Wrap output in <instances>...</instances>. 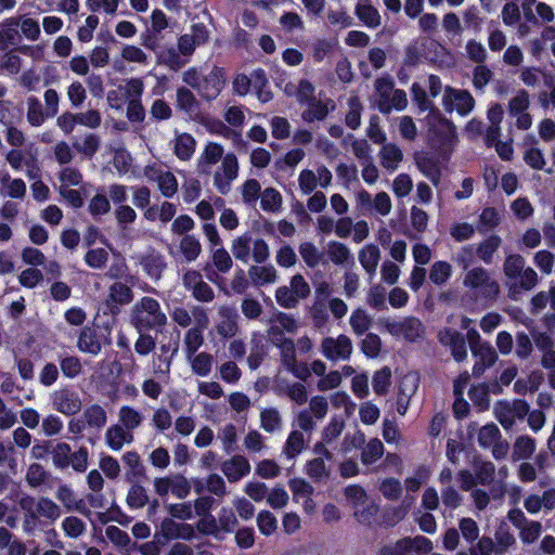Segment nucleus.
I'll list each match as a JSON object with an SVG mask.
<instances>
[{"instance_id":"14","label":"nucleus","mask_w":555,"mask_h":555,"mask_svg":"<svg viewBox=\"0 0 555 555\" xmlns=\"http://www.w3.org/2000/svg\"><path fill=\"white\" fill-rule=\"evenodd\" d=\"M219 320L216 324L217 334L229 339L234 337L238 332V313L235 308L231 306H221L218 308Z\"/></svg>"},{"instance_id":"34","label":"nucleus","mask_w":555,"mask_h":555,"mask_svg":"<svg viewBox=\"0 0 555 555\" xmlns=\"http://www.w3.org/2000/svg\"><path fill=\"white\" fill-rule=\"evenodd\" d=\"M121 460L125 466L128 468L126 473L127 480L133 481L145 476V467L137 451L126 452Z\"/></svg>"},{"instance_id":"9","label":"nucleus","mask_w":555,"mask_h":555,"mask_svg":"<svg viewBox=\"0 0 555 555\" xmlns=\"http://www.w3.org/2000/svg\"><path fill=\"white\" fill-rule=\"evenodd\" d=\"M352 351V341L345 334H340L336 338L331 336L325 337L320 345V352L323 357L333 362L349 360Z\"/></svg>"},{"instance_id":"28","label":"nucleus","mask_w":555,"mask_h":555,"mask_svg":"<svg viewBox=\"0 0 555 555\" xmlns=\"http://www.w3.org/2000/svg\"><path fill=\"white\" fill-rule=\"evenodd\" d=\"M379 259L380 250L374 244H367L359 251V261L370 278L375 275Z\"/></svg>"},{"instance_id":"17","label":"nucleus","mask_w":555,"mask_h":555,"mask_svg":"<svg viewBox=\"0 0 555 555\" xmlns=\"http://www.w3.org/2000/svg\"><path fill=\"white\" fill-rule=\"evenodd\" d=\"M473 357L476 359L472 374L474 377H480L487 369H490L498 361V352L490 343H486L483 347L472 351Z\"/></svg>"},{"instance_id":"6","label":"nucleus","mask_w":555,"mask_h":555,"mask_svg":"<svg viewBox=\"0 0 555 555\" xmlns=\"http://www.w3.org/2000/svg\"><path fill=\"white\" fill-rule=\"evenodd\" d=\"M495 418L505 429H511L516 420H522L529 412V404L521 399L500 400L494 404Z\"/></svg>"},{"instance_id":"26","label":"nucleus","mask_w":555,"mask_h":555,"mask_svg":"<svg viewBox=\"0 0 555 555\" xmlns=\"http://www.w3.org/2000/svg\"><path fill=\"white\" fill-rule=\"evenodd\" d=\"M185 358L190 363L193 374L207 377L211 373L214 365V356L211 353L202 351L195 352L192 356H185Z\"/></svg>"},{"instance_id":"53","label":"nucleus","mask_w":555,"mask_h":555,"mask_svg":"<svg viewBox=\"0 0 555 555\" xmlns=\"http://www.w3.org/2000/svg\"><path fill=\"white\" fill-rule=\"evenodd\" d=\"M475 244H467L462 246L452 256V260L464 271L470 270L475 262L476 257Z\"/></svg>"},{"instance_id":"13","label":"nucleus","mask_w":555,"mask_h":555,"mask_svg":"<svg viewBox=\"0 0 555 555\" xmlns=\"http://www.w3.org/2000/svg\"><path fill=\"white\" fill-rule=\"evenodd\" d=\"M52 406L55 411L72 416L77 414L82 406L77 391L69 388H61L51 395Z\"/></svg>"},{"instance_id":"52","label":"nucleus","mask_w":555,"mask_h":555,"mask_svg":"<svg viewBox=\"0 0 555 555\" xmlns=\"http://www.w3.org/2000/svg\"><path fill=\"white\" fill-rule=\"evenodd\" d=\"M260 205L264 211H268V212L279 211L282 206L281 193L273 188L264 189L263 192L260 194Z\"/></svg>"},{"instance_id":"59","label":"nucleus","mask_w":555,"mask_h":555,"mask_svg":"<svg viewBox=\"0 0 555 555\" xmlns=\"http://www.w3.org/2000/svg\"><path fill=\"white\" fill-rule=\"evenodd\" d=\"M474 473L478 483L488 486L494 480L495 466L489 461L476 462L474 464Z\"/></svg>"},{"instance_id":"56","label":"nucleus","mask_w":555,"mask_h":555,"mask_svg":"<svg viewBox=\"0 0 555 555\" xmlns=\"http://www.w3.org/2000/svg\"><path fill=\"white\" fill-rule=\"evenodd\" d=\"M3 55L0 56V69L8 75H16L22 68V59L16 54L15 50L9 49L3 51Z\"/></svg>"},{"instance_id":"62","label":"nucleus","mask_w":555,"mask_h":555,"mask_svg":"<svg viewBox=\"0 0 555 555\" xmlns=\"http://www.w3.org/2000/svg\"><path fill=\"white\" fill-rule=\"evenodd\" d=\"M149 503L146 489L141 485H132L127 494V504L130 508L138 509Z\"/></svg>"},{"instance_id":"42","label":"nucleus","mask_w":555,"mask_h":555,"mask_svg":"<svg viewBox=\"0 0 555 555\" xmlns=\"http://www.w3.org/2000/svg\"><path fill=\"white\" fill-rule=\"evenodd\" d=\"M412 101L417 106L418 113L427 112V115H431L434 111L439 108L428 98L425 89L417 82H414L411 87Z\"/></svg>"},{"instance_id":"23","label":"nucleus","mask_w":555,"mask_h":555,"mask_svg":"<svg viewBox=\"0 0 555 555\" xmlns=\"http://www.w3.org/2000/svg\"><path fill=\"white\" fill-rule=\"evenodd\" d=\"M140 263L145 273L155 281L162 278L163 272L167 268L165 256L155 250H151L142 256Z\"/></svg>"},{"instance_id":"43","label":"nucleus","mask_w":555,"mask_h":555,"mask_svg":"<svg viewBox=\"0 0 555 555\" xmlns=\"http://www.w3.org/2000/svg\"><path fill=\"white\" fill-rule=\"evenodd\" d=\"M196 147L195 139L189 133H181L175 139V154L180 160H189Z\"/></svg>"},{"instance_id":"44","label":"nucleus","mask_w":555,"mask_h":555,"mask_svg":"<svg viewBox=\"0 0 555 555\" xmlns=\"http://www.w3.org/2000/svg\"><path fill=\"white\" fill-rule=\"evenodd\" d=\"M179 250L183 255L184 260L190 263L195 261L201 255L202 244L196 236L185 234L179 243Z\"/></svg>"},{"instance_id":"10","label":"nucleus","mask_w":555,"mask_h":555,"mask_svg":"<svg viewBox=\"0 0 555 555\" xmlns=\"http://www.w3.org/2000/svg\"><path fill=\"white\" fill-rule=\"evenodd\" d=\"M238 168L235 154H225L220 167L214 173V185L220 194L225 195L230 192L232 182L238 176Z\"/></svg>"},{"instance_id":"15","label":"nucleus","mask_w":555,"mask_h":555,"mask_svg":"<svg viewBox=\"0 0 555 555\" xmlns=\"http://www.w3.org/2000/svg\"><path fill=\"white\" fill-rule=\"evenodd\" d=\"M221 472L229 482H237L250 473L249 461L244 455H233L221 464Z\"/></svg>"},{"instance_id":"11","label":"nucleus","mask_w":555,"mask_h":555,"mask_svg":"<svg viewBox=\"0 0 555 555\" xmlns=\"http://www.w3.org/2000/svg\"><path fill=\"white\" fill-rule=\"evenodd\" d=\"M437 339L441 346L448 348L452 358L456 362H463L467 359V346L465 335L453 327H443L437 334Z\"/></svg>"},{"instance_id":"58","label":"nucleus","mask_w":555,"mask_h":555,"mask_svg":"<svg viewBox=\"0 0 555 555\" xmlns=\"http://www.w3.org/2000/svg\"><path fill=\"white\" fill-rule=\"evenodd\" d=\"M299 254L309 268L318 267L323 259V254L311 242H305L299 245Z\"/></svg>"},{"instance_id":"21","label":"nucleus","mask_w":555,"mask_h":555,"mask_svg":"<svg viewBox=\"0 0 555 555\" xmlns=\"http://www.w3.org/2000/svg\"><path fill=\"white\" fill-rule=\"evenodd\" d=\"M306 105L307 108L301 113V118L307 122L324 120L328 113L335 109V103L331 99L324 101L315 99Z\"/></svg>"},{"instance_id":"33","label":"nucleus","mask_w":555,"mask_h":555,"mask_svg":"<svg viewBox=\"0 0 555 555\" xmlns=\"http://www.w3.org/2000/svg\"><path fill=\"white\" fill-rule=\"evenodd\" d=\"M354 13L370 28H376L380 25V15L370 0H360L356 5Z\"/></svg>"},{"instance_id":"64","label":"nucleus","mask_w":555,"mask_h":555,"mask_svg":"<svg viewBox=\"0 0 555 555\" xmlns=\"http://www.w3.org/2000/svg\"><path fill=\"white\" fill-rule=\"evenodd\" d=\"M111 210V202L103 193H96L89 202L88 211L93 218L106 215Z\"/></svg>"},{"instance_id":"39","label":"nucleus","mask_w":555,"mask_h":555,"mask_svg":"<svg viewBox=\"0 0 555 555\" xmlns=\"http://www.w3.org/2000/svg\"><path fill=\"white\" fill-rule=\"evenodd\" d=\"M306 448V439L302 431L294 429L289 433L286 442L283 447L282 453L288 459L293 460L299 455Z\"/></svg>"},{"instance_id":"40","label":"nucleus","mask_w":555,"mask_h":555,"mask_svg":"<svg viewBox=\"0 0 555 555\" xmlns=\"http://www.w3.org/2000/svg\"><path fill=\"white\" fill-rule=\"evenodd\" d=\"M535 451V440L530 436H519L513 446L512 460L520 461L530 459Z\"/></svg>"},{"instance_id":"46","label":"nucleus","mask_w":555,"mask_h":555,"mask_svg":"<svg viewBox=\"0 0 555 555\" xmlns=\"http://www.w3.org/2000/svg\"><path fill=\"white\" fill-rule=\"evenodd\" d=\"M73 147L87 159H91L100 149V138L95 133H86L80 141L73 142Z\"/></svg>"},{"instance_id":"36","label":"nucleus","mask_w":555,"mask_h":555,"mask_svg":"<svg viewBox=\"0 0 555 555\" xmlns=\"http://www.w3.org/2000/svg\"><path fill=\"white\" fill-rule=\"evenodd\" d=\"M326 462L323 456H317L306 463L305 473L315 482L327 479L331 475V465Z\"/></svg>"},{"instance_id":"31","label":"nucleus","mask_w":555,"mask_h":555,"mask_svg":"<svg viewBox=\"0 0 555 555\" xmlns=\"http://www.w3.org/2000/svg\"><path fill=\"white\" fill-rule=\"evenodd\" d=\"M118 421L119 425L133 434V430L142 425L144 415L133 406L122 405L118 411Z\"/></svg>"},{"instance_id":"7","label":"nucleus","mask_w":555,"mask_h":555,"mask_svg":"<svg viewBox=\"0 0 555 555\" xmlns=\"http://www.w3.org/2000/svg\"><path fill=\"white\" fill-rule=\"evenodd\" d=\"M442 106L447 113L455 111L461 116H467L475 107V99L465 89L447 86L442 96Z\"/></svg>"},{"instance_id":"41","label":"nucleus","mask_w":555,"mask_h":555,"mask_svg":"<svg viewBox=\"0 0 555 555\" xmlns=\"http://www.w3.org/2000/svg\"><path fill=\"white\" fill-rule=\"evenodd\" d=\"M251 234L244 233L232 241L231 253L236 260L247 263L250 259Z\"/></svg>"},{"instance_id":"18","label":"nucleus","mask_w":555,"mask_h":555,"mask_svg":"<svg viewBox=\"0 0 555 555\" xmlns=\"http://www.w3.org/2000/svg\"><path fill=\"white\" fill-rule=\"evenodd\" d=\"M18 26V17H9L0 23V51H7L20 43L22 35Z\"/></svg>"},{"instance_id":"24","label":"nucleus","mask_w":555,"mask_h":555,"mask_svg":"<svg viewBox=\"0 0 555 555\" xmlns=\"http://www.w3.org/2000/svg\"><path fill=\"white\" fill-rule=\"evenodd\" d=\"M223 146L216 142H208L204 147L199 158H198V168L202 172H208L212 165H216L220 160L222 162L223 155Z\"/></svg>"},{"instance_id":"47","label":"nucleus","mask_w":555,"mask_h":555,"mask_svg":"<svg viewBox=\"0 0 555 555\" xmlns=\"http://www.w3.org/2000/svg\"><path fill=\"white\" fill-rule=\"evenodd\" d=\"M253 88L257 93L258 100L262 103H267L273 98L269 89L266 72L261 68H257L253 72Z\"/></svg>"},{"instance_id":"29","label":"nucleus","mask_w":555,"mask_h":555,"mask_svg":"<svg viewBox=\"0 0 555 555\" xmlns=\"http://www.w3.org/2000/svg\"><path fill=\"white\" fill-rule=\"evenodd\" d=\"M502 238L499 235H490L478 245H475L476 255L486 264L493 262L494 254L499 250Z\"/></svg>"},{"instance_id":"4","label":"nucleus","mask_w":555,"mask_h":555,"mask_svg":"<svg viewBox=\"0 0 555 555\" xmlns=\"http://www.w3.org/2000/svg\"><path fill=\"white\" fill-rule=\"evenodd\" d=\"M503 272L508 280H520L522 291H531L539 282L537 272L526 268V260L519 254H511L505 258Z\"/></svg>"},{"instance_id":"50","label":"nucleus","mask_w":555,"mask_h":555,"mask_svg":"<svg viewBox=\"0 0 555 555\" xmlns=\"http://www.w3.org/2000/svg\"><path fill=\"white\" fill-rule=\"evenodd\" d=\"M36 513L40 518H46L50 522H54L62 515L61 507L47 496H41L38 499Z\"/></svg>"},{"instance_id":"60","label":"nucleus","mask_w":555,"mask_h":555,"mask_svg":"<svg viewBox=\"0 0 555 555\" xmlns=\"http://www.w3.org/2000/svg\"><path fill=\"white\" fill-rule=\"evenodd\" d=\"M391 384V370L388 366H384L376 371L373 375V390L378 396H384L388 392Z\"/></svg>"},{"instance_id":"5","label":"nucleus","mask_w":555,"mask_h":555,"mask_svg":"<svg viewBox=\"0 0 555 555\" xmlns=\"http://www.w3.org/2000/svg\"><path fill=\"white\" fill-rule=\"evenodd\" d=\"M192 314L195 321V326L189 328L183 338L185 356H192L204 344V330L209 325V317L206 309L202 306H194Z\"/></svg>"},{"instance_id":"37","label":"nucleus","mask_w":555,"mask_h":555,"mask_svg":"<svg viewBox=\"0 0 555 555\" xmlns=\"http://www.w3.org/2000/svg\"><path fill=\"white\" fill-rule=\"evenodd\" d=\"M380 164L388 170H396L403 159V153L393 143L384 144L379 152Z\"/></svg>"},{"instance_id":"19","label":"nucleus","mask_w":555,"mask_h":555,"mask_svg":"<svg viewBox=\"0 0 555 555\" xmlns=\"http://www.w3.org/2000/svg\"><path fill=\"white\" fill-rule=\"evenodd\" d=\"M177 108L193 120L198 119L201 116V102L186 87L177 89Z\"/></svg>"},{"instance_id":"38","label":"nucleus","mask_w":555,"mask_h":555,"mask_svg":"<svg viewBox=\"0 0 555 555\" xmlns=\"http://www.w3.org/2000/svg\"><path fill=\"white\" fill-rule=\"evenodd\" d=\"M327 255L331 261L338 266L353 263V256L347 245L337 241H331L327 244Z\"/></svg>"},{"instance_id":"48","label":"nucleus","mask_w":555,"mask_h":555,"mask_svg":"<svg viewBox=\"0 0 555 555\" xmlns=\"http://www.w3.org/2000/svg\"><path fill=\"white\" fill-rule=\"evenodd\" d=\"M283 420L276 408H266L260 412V426L270 434L282 428Z\"/></svg>"},{"instance_id":"55","label":"nucleus","mask_w":555,"mask_h":555,"mask_svg":"<svg viewBox=\"0 0 555 555\" xmlns=\"http://www.w3.org/2000/svg\"><path fill=\"white\" fill-rule=\"evenodd\" d=\"M132 297V289L121 282H115L109 286L108 298L116 305H127Z\"/></svg>"},{"instance_id":"35","label":"nucleus","mask_w":555,"mask_h":555,"mask_svg":"<svg viewBox=\"0 0 555 555\" xmlns=\"http://www.w3.org/2000/svg\"><path fill=\"white\" fill-rule=\"evenodd\" d=\"M77 346L81 352L98 356L101 352L102 345L94 330L85 327L78 337Z\"/></svg>"},{"instance_id":"32","label":"nucleus","mask_w":555,"mask_h":555,"mask_svg":"<svg viewBox=\"0 0 555 555\" xmlns=\"http://www.w3.org/2000/svg\"><path fill=\"white\" fill-rule=\"evenodd\" d=\"M248 276L254 285L261 286L264 284L275 283L278 273L272 264L251 266L248 269Z\"/></svg>"},{"instance_id":"12","label":"nucleus","mask_w":555,"mask_h":555,"mask_svg":"<svg viewBox=\"0 0 555 555\" xmlns=\"http://www.w3.org/2000/svg\"><path fill=\"white\" fill-rule=\"evenodd\" d=\"M144 176L149 181L157 183L159 191L165 197H172L178 191V181L175 175L162 166H146Z\"/></svg>"},{"instance_id":"51","label":"nucleus","mask_w":555,"mask_h":555,"mask_svg":"<svg viewBox=\"0 0 555 555\" xmlns=\"http://www.w3.org/2000/svg\"><path fill=\"white\" fill-rule=\"evenodd\" d=\"M72 447L66 442H56L50 454L52 456V463L57 469L68 468V459L70 456Z\"/></svg>"},{"instance_id":"20","label":"nucleus","mask_w":555,"mask_h":555,"mask_svg":"<svg viewBox=\"0 0 555 555\" xmlns=\"http://www.w3.org/2000/svg\"><path fill=\"white\" fill-rule=\"evenodd\" d=\"M391 332L396 335H402L409 341H415L424 335L425 327L417 318L409 317L393 323Z\"/></svg>"},{"instance_id":"30","label":"nucleus","mask_w":555,"mask_h":555,"mask_svg":"<svg viewBox=\"0 0 555 555\" xmlns=\"http://www.w3.org/2000/svg\"><path fill=\"white\" fill-rule=\"evenodd\" d=\"M26 104V119L33 127H39L46 121L47 118H52L51 116H48V112L38 98L34 95L28 96Z\"/></svg>"},{"instance_id":"61","label":"nucleus","mask_w":555,"mask_h":555,"mask_svg":"<svg viewBox=\"0 0 555 555\" xmlns=\"http://www.w3.org/2000/svg\"><path fill=\"white\" fill-rule=\"evenodd\" d=\"M89 450L87 447L81 446L76 451H70L68 459V467H72L76 473L82 474L88 469Z\"/></svg>"},{"instance_id":"1","label":"nucleus","mask_w":555,"mask_h":555,"mask_svg":"<svg viewBox=\"0 0 555 555\" xmlns=\"http://www.w3.org/2000/svg\"><path fill=\"white\" fill-rule=\"evenodd\" d=\"M466 298L483 308L491 306L499 297L500 284L483 267H474L463 276Z\"/></svg>"},{"instance_id":"16","label":"nucleus","mask_w":555,"mask_h":555,"mask_svg":"<svg viewBox=\"0 0 555 555\" xmlns=\"http://www.w3.org/2000/svg\"><path fill=\"white\" fill-rule=\"evenodd\" d=\"M425 121L428 130L438 137L440 142H447L454 135L453 122L447 119L440 111H434L431 115H426Z\"/></svg>"},{"instance_id":"63","label":"nucleus","mask_w":555,"mask_h":555,"mask_svg":"<svg viewBox=\"0 0 555 555\" xmlns=\"http://www.w3.org/2000/svg\"><path fill=\"white\" fill-rule=\"evenodd\" d=\"M501 437V431L495 424H487L479 429L478 443L481 448L489 449Z\"/></svg>"},{"instance_id":"45","label":"nucleus","mask_w":555,"mask_h":555,"mask_svg":"<svg viewBox=\"0 0 555 555\" xmlns=\"http://www.w3.org/2000/svg\"><path fill=\"white\" fill-rule=\"evenodd\" d=\"M384 444L377 438H372L361 450V462L365 466L375 464L384 454Z\"/></svg>"},{"instance_id":"49","label":"nucleus","mask_w":555,"mask_h":555,"mask_svg":"<svg viewBox=\"0 0 555 555\" xmlns=\"http://www.w3.org/2000/svg\"><path fill=\"white\" fill-rule=\"evenodd\" d=\"M452 275V266L448 261L439 260L433 263L429 270V280L437 286L444 285Z\"/></svg>"},{"instance_id":"27","label":"nucleus","mask_w":555,"mask_h":555,"mask_svg":"<svg viewBox=\"0 0 555 555\" xmlns=\"http://www.w3.org/2000/svg\"><path fill=\"white\" fill-rule=\"evenodd\" d=\"M82 418L89 428L96 431L102 430L107 424V413L105 409L98 403L87 406L83 410Z\"/></svg>"},{"instance_id":"3","label":"nucleus","mask_w":555,"mask_h":555,"mask_svg":"<svg viewBox=\"0 0 555 555\" xmlns=\"http://www.w3.org/2000/svg\"><path fill=\"white\" fill-rule=\"evenodd\" d=\"M182 80L194 89L202 100H216L225 87L227 77L222 67L214 66L208 73L192 67L182 75Z\"/></svg>"},{"instance_id":"8","label":"nucleus","mask_w":555,"mask_h":555,"mask_svg":"<svg viewBox=\"0 0 555 555\" xmlns=\"http://www.w3.org/2000/svg\"><path fill=\"white\" fill-rule=\"evenodd\" d=\"M431 550V541L423 535H417L415 538H403L395 544L385 545L380 550V555H415V553L427 554Z\"/></svg>"},{"instance_id":"25","label":"nucleus","mask_w":555,"mask_h":555,"mask_svg":"<svg viewBox=\"0 0 555 555\" xmlns=\"http://www.w3.org/2000/svg\"><path fill=\"white\" fill-rule=\"evenodd\" d=\"M374 86L377 94L376 105L378 111L382 114H389V105L387 101L395 91L392 78L389 76L377 78Z\"/></svg>"},{"instance_id":"57","label":"nucleus","mask_w":555,"mask_h":555,"mask_svg":"<svg viewBox=\"0 0 555 555\" xmlns=\"http://www.w3.org/2000/svg\"><path fill=\"white\" fill-rule=\"evenodd\" d=\"M349 323L353 333L361 336L370 328L372 319L365 310L358 308L351 313Z\"/></svg>"},{"instance_id":"22","label":"nucleus","mask_w":555,"mask_h":555,"mask_svg":"<svg viewBox=\"0 0 555 555\" xmlns=\"http://www.w3.org/2000/svg\"><path fill=\"white\" fill-rule=\"evenodd\" d=\"M134 436L119 424L109 426L105 433V442L113 451H120L125 444H131Z\"/></svg>"},{"instance_id":"2","label":"nucleus","mask_w":555,"mask_h":555,"mask_svg":"<svg viewBox=\"0 0 555 555\" xmlns=\"http://www.w3.org/2000/svg\"><path fill=\"white\" fill-rule=\"evenodd\" d=\"M130 323L137 332L163 333L167 326L168 318L158 300L144 296L132 306Z\"/></svg>"},{"instance_id":"54","label":"nucleus","mask_w":555,"mask_h":555,"mask_svg":"<svg viewBox=\"0 0 555 555\" xmlns=\"http://www.w3.org/2000/svg\"><path fill=\"white\" fill-rule=\"evenodd\" d=\"M418 169L424 173L435 185L440 182L441 171L435 159L428 156L418 157L416 159Z\"/></svg>"}]
</instances>
